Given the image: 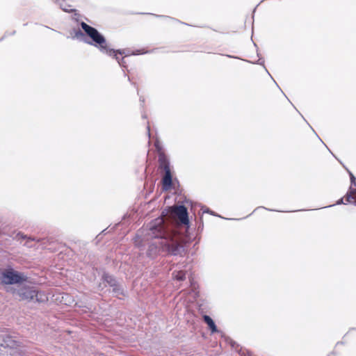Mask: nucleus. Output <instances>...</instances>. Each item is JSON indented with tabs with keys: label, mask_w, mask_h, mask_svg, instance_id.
<instances>
[{
	"label": "nucleus",
	"mask_w": 356,
	"mask_h": 356,
	"mask_svg": "<svg viewBox=\"0 0 356 356\" xmlns=\"http://www.w3.org/2000/svg\"><path fill=\"white\" fill-rule=\"evenodd\" d=\"M171 223L162 213V216L152 220L149 224V235L154 238H159V251L170 254H178L183 248L179 242V234L173 228Z\"/></svg>",
	"instance_id": "1"
},
{
	"label": "nucleus",
	"mask_w": 356,
	"mask_h": 356,
	"mask_svg": "<svg viewBox=\"0 0 356 356\" xmlns=\"http://www.w3.org/2000/svg\"><path fill=\"white\" fill-rule=\"evenodd\" d=\"M81 26L86 35L92 41V42H89V44L97 47L102 52L105 53L108 56H116L117 52H119L120 55L124 54L123 50H114L113 49H109L105 38L99 33L96 29L90 26L83 22L81 23Z\"/></svg>",
	"instance_id": "2"
},
{
	"label": "nucleus",
	"mask_w": 356,
	"mask_h": 356,
	"mask_svg": "<svg viewBox=\"0 0 356 356\" xmlns=\"http://www.w3.org/2000/svg\"><path fill=\"white\" fill-rule=\"evenodd\" d=\"M26 280V276L22 273L9 268L3 270L0 273V284L10 285L20 284Z\"/></svg>",
	"instance_id": "3"
},
{
	"label": "nucleus",
	"mask_w": 356,
	"mask_h": 356,
	"mask_svg": "<svg viewBox=\"0 0 356 356\" xmlns=\"http://www.w3.org/2000/svg\"><path fill=\"white\" fill-rule=\"evenodd\" d=\"M18 295L21 300L31 301L34 298L38 302H44L48 300V297L44 293L38 291L32 286L22 287L18 291Z\"/></svg>",
	"instance_id": "4"
},
{
	"label": "nucleus",
	"mask_w": 356,
	"mask_h": 356,
	"mask_svg": "<svg viewBox=\"0 0 356 356\" xmlns=\"http://www.w3.org/2000/svg\"><path fill=\"white\" fill-rule=\"evenodd\" d=\"M159 169L164 172L161 179L163 189L168 191L172 187V176L168 159L165 158L163 154L160 156V163H159Z\"/></svg>",
	"instance_id": "5"
},
{
	"label": "nucleus",
	"mask_w": 356,
	"mask_h": 356,
	"mask_svg": "<svg viewBox=\"0 0 356 356\" xmlns=\"http://www.w3.org/2000/svg\"><path fill=\"white\" fill-rule=\"evenodd\" d=\"M166 217L172 218L177 220L179 222L184 225L188 224V211L184 206H174L170 207L166 214Z\"/></svg>",
	"instance_id": "6"
},
{
	"label": "nucleus",
	"mask_w": 356,
	"mask_h": 356,
	"mask_svg": "<svg viewBox=\"0 0 356 356\" xmlns=\"http://www.w3.org/2000/svg\"><path fill=\"white\" fill-rule=\"evenodd\" d=\"M3 346L13 350L12 355H24V350L20 342L15 340L12 337L7 336L3 339Z\"/></svg>",
	"instance_id": "7"
},
{
	"label": "nucleus",
	"mask_w": 356,
	"mask_h": 356,
	"mask_svg": "<svg viewBox=\"0 0 356 356\" xmlns=\"http://www.w3.org/2000/svg\"><path fill=\"white\" fill-rule=\"evenodd\" d=\"M356 204V189H350L347 194L338 201V204H347V203Z\"/></svg>",
	"instance_id": "8"
},
{
	"label": "nucleus",
	"mask_w": 356,
	"mask_h": 356,
	"mask_svg": "<svg viewBox=\"0 0 356 356\" xmlns=\"http://www.w3.org/2000/svg\"><path fill=\"white\" fill-rule=\"evenodd\" d=\"M203 319H204V321L208 325V326L212 333L218 332L217 327L210 316H209L207 315H204L203 316Z\"/></svg>",
	"instance_id": "9"
},
{
	"label": "nucleus",
	"mask_w": 356,
	"mask_h": 356,
	"mask_svg": "<svg viewBox=\"0 0 356 356\" xmlns=\"http://www.w3.org/2000/svg\"><path fill=\"white\" fill-rule=\"evenodd\" d=\"M174 278L178 281H183L186 279V272L179 270L173 273Z\"/></svg>",
	"instance_id": "10"
},
{
	"label": "nucleus",
	"mask_w": 356,
	"mask_h": 356,
	"mask_svg": "<svg viewBox=\"0 0 356 356\" xmlns=\"http://www.w3.org/2000/svg\"><path fill=\"white\" fill-rule=\"evenodd\" d=\"M154 145H155L156 149L158 152V156H159L158 161H159V163H160V156H161L163 154L165 158H168V157L165 155V154L164 153V152H163L162 147H161V145H159V142H156Z\"/></svg>",
	"instance_id": "11"
},
{
	"label": "nucleus",
	"mask_w": 356,
	"mask_h": 356,
	"mask_svg": "<svg viewBox=\"0 0 356 356\" xmlns=\"http://www.w3.org/2000/svg\"><path fill=\"white\" fill-rule=\"evenodd\" d=\"M118 54H120L119 52H117L116 56H111L113 57L118 61V63H119L120 65L125 67L126 63L124 61V58L122 57L121 59H120L119 57L118 56Z\"/></svg>",
	"instance_id": "12"
},
{
	"label": "nucleus",
	"mask_w": 356,
	"mask_h": 356,
	"mask_svg": "<svg viewBox=\"0 0 356 356\" xmlns=\"http://www.w3.org/2000/svg\"><path fill=\"white\" fill-rule=\"evenodd\" d=\"M104 280L107 282L109 284L111 285H113V283L115 282V280L109 275H104Z\"/></svg>",
	"instance_id": "13"
},
{
	"label": "nucleus",
	"mask_w": 356,
	"mask_h": 356,
	"mask_svg": "<svg viewBox=\"0 0 356 356\" xmlns=\"http://www.w3.org/2000/svg\"><path fill=\"white\" fill-rule=\"evenodd\" d=\"M350 179H351V181L353 183H354L355 184H356L355 182V177L352 174H350Z\"/></svg>",
	"instance_id": "14"
},
{
	"label": "nucleus",
	"mask_w": 356,
	"mask_h": 356,
	"mask_svg": "<svg viewBox=\"0 0 356 356\" xmlns=\"http://www.w3.org/2000/svg\"><path fill=\"white\" fill-rule=\"evenodd\" d=\"M148 136L150 137V128L149 126L147 127Z\"/></svg>",
	"instance_id": "15"
},
{
	"label": "nucleus",
	"mask_w": 356,
	"mask_h": 356,
	"mask_svg": "<svg viewBox=\"0 0 356 356\" xmlns=\"http://www.w3.org/2000/svg\"><path fill=\"white\" fill-rule=\"evenodd\" d=\"M17 236H18L19 237L22 238H25V236H24L22 234H17Z\"/></svg>",
	"instance_id": "16"
}]
</instances>
